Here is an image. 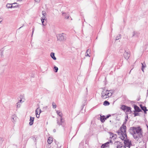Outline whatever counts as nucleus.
Here are the masks:
<instances>
[{
  "instance_id": "32",
  "label": "nucleus",
  "mask_w": 148,
  "mask_h": 148,
  "mask_svg": "<svg viewBox=\"0 0 148 148\" xmlns=\"http://www.w3.org/2000/svg\"><path fill=\"white\" fill-rule=\"evenodd\" d=\"M54 69H55V72L56 73L58 72V67L55 66L54 67Z\"/></svg>"
},
{
  "instance_id": "7",
  "label": "nucleus",
  "mask_w": 148,
  "mask_h": 148,
  "mask_svg": "<svg viewBox=\"0 0 148 148\" xmlns=\"http://www.w3.org/2000/svg\"><path fill=\"white\" fill-rule=\"evenodd\" d=\"M110 136V138L112 140H114L117 137V135L116 134H114L110 132H109Z\"/></svg>"
},
{
  "instance_id": "37",
  "label": "nucleus",
  "mask_w": 148,
  "mask_h": 148,
  "mask_svg": "<svg viewBox=\"0 0 148 148\" xmlns=\"http://www.w3.org/2000/svg\"><path fill=\"white\" fill-rule=\"evenodd\" d=\"M32 139H33V140L34 141H35L36 140V138L35 137H33L32 138Z\"/></svg>"
},
{
  "instance_id": "50",
  "label": "nucleus",
  "mask_w": 148,
  "mask_h": 148,
  "mask_svg": "<svg viewBox=\"0 0 148 148\" xmlns=\"http://www.w3.org/2000/svg\"><path fill=\"white\" fill-rule=\"evenodd\" d=\"M125 120H126V121H127V119H125Z\"/></svg>"
},
{
  "instance_id": "44",
  "label": "nucleus",
  "mask_w": 148,
  "mask_h": 148,
  "mask_svg": "<svg viewBox=\"0 0 148 148\" xmlns=\"http://www.w3.org/2000/svg\"><path fill=\"white\" fill-rule=\"evenodd\" d=\"M21 101H22V100L21 99L20 100H19V101H18V102L19 103V102H21Z\"/></svg>"
},
{
  "instance_id": "29",
  "label": "nucleus",
  "mask_w": 148,
  "mask_h": 148,
  "mask_svg": "<svg viewBox=\"0 0 148 148\" xmlns=\"http://www.w3.org/2000/svg\"><path fill=\"white\" fill-rule=\"evenodd\" d=\"M41 19L42 25L44 26H45L46 25V23H45L44 21L45 20H43V19L42 18H41Z\"/></svg>"
},
{
  "instance_id": "5",
  "label": "nucleus",
  "mask_w": 148,
  "mask_h": 148,
  "mask_svg": "<svg viewBox=\"0 0 148 148\" xmlns=\"http://www.w3.org/2000/svg\"><path fill=\"white\" fill-rule=\"evenodd\" d=\"M115 145H117V148H125V146H123V143L119 141H117L115 143Z\"/></svg>"
},
{
  "instance_id": "24",
  "label": "nucleus",
  "mask_w": 148,
  "mask_h": 148,
  "mask_svg": "<svg viewBox=\"0 0 148 148\" xmlns=\"http://www.w3.org/2000/svg\"><path fill=\"white\" fill-rule=\"evenodd\" d=\"M138 35V33L134 31L133 32V34L132 37H137Z\"/></svg>"
},
{
  "instance_id": "18",
  "label": "nucleus",
  "mask_w": 148,
  "mask_h": 148,
  "mask_svg": "<svg viewBox=\"0 0 148 148\" xmlns=\"http://www.w3.org/2000/svg\"><path fill=\"white\" fill-rule=\"evenodd\" d=\"M125 112H129L130 113L131 112V108L127 106Z\"/></svg>"
},
{
  "instance_id": "49",
  "label": "nucleus",
  "mask_w": 148,
  "mask_h": 148,
  "mask_svg": "<svg viewBox=\"0 0 148 148\" xmlns=\"http://www.w3.org/2000/svg\"><path fill=\"white\" fill-rule=\"evenodd\" d=\"M13 6H15V5H14Z\"/></svg>"
},
{
  "instance_id": "1",
  "label": "nucleus",
  "mask_w": 148,
  "mask_h": 148,
  "mask_svg": "<svg viewBox=\"0 0 148 148\" xmlns=\"http://www.w3.org/2000/svg\"><path fill=\"white\" fill-rule=\"evenodd\" d=\"M120 138L123 140H124L125 147H128L130 148L132 145L131 140L127 139V136L126 133V127L123 123L120 129L117 132Z\"/></svg>"
},
{
  "instance_id": "30",
  "label": "nucleus",
  "mask_w": 148,
  "mask_h": 148,
  "mask_svg": "<svg viewBox=\"0 0 148 148\" xmlns=\"http://www.w3.org/2000/svg\"><path fill=\"white\" fill-rule=\"evenodd\" d=\"M39 112V113L40 114L41 112V110L39 108H38L36 109L35 110V112Z\"/></svg>"
},
{
  "instance_id": "40",
  "label": "nucleus",
  "mask_w": 148,
  "mask_h": 148,
  "mask_svg": "<svg viewBox=\"0 0 148 148\" xmlns=\"http://www.w3.org/2000/svg\"><path fill=\"white\" fill-rule=\"evenodd\" d=\"M39 114H40L39 113V114H38V115H36V117L37 118H39Z\"/></svg>"
},
{
  "instance_id": "45",
  "label": "nucleus",
  "mask_w": 148,
  "mask_h": 148,
  "mask_svg": "<svg viewBox=\"0 0 148 148\" xmlns=\"http://www.w3.org/2000/svg\"><path fill=\"white\" fill-rule=\"evenodd\" d=\"M17 0L18 1H22V0Z\"/></svg>"
},
{
  "instance_id": "12",
  "label": "nucleus",
  "mask_w": 148,
  "mask_h": 148,
  "mask_svg": "<svg viewBox=\"0 0 148 148\" xmlns=\"http://www.w3.org/2000/svg\"><path fill=\"white\" fill-rule=\"evenodd\" d=\"M134 108L135 111L137 112H140L141 111V110L136 105L134 106Z\"/></svg>"
},
{
  "instance_id": "17",
  "label": "nucleus",
  "mask_w": 148,
  "mask_h": 148,
  "mask_svg": "<svg viewBox=\"0 0 148 148\" xmlns=\"http://www.w3.org/2000/svg\"><path fill=\"white\" fill-rule=\"evenodd\" d=\"M90 53V50L88 49L86 51V52L85 53V55L86 56H89V57H90V56L89 55V54Z\"/></svg>"
},
{
  "instance_id": "8",
  "label": "nucleus",
  "mask_w": 148,
  "mask_h": 148,
  "mask_svg": "<svg viewBox=\"0 0 148 148\" xmlns=\"http://www.w3.org/2000/svg\"><path fill=\"white\" fill-rule=\"evenodd\" d=\"M123 56H124L125 58L127 60L129 58V57H130V55L129 53H128L127 52H126L125 51V52L124 53V54H123Z\"/></svg>"
},
{
  "instance_id": "22",
  "label": "nucleus",
  "mask_w": 148,
  "mask_h": 148,
  "mask_svg": "<svg viewBox=\"0 0 148 148\" xmlns=\"http://www.w3.org/2000/svg\"><path fill=\"white\" fill-rule=\"evenodd\" d=\"M12 119L13 120V121L12 120V121L14 122V121H15L17 119V117L15 115H14L12 116Z\"/></svg>"
},
{
  "instance_id": "23",
  "label": "nucleus",
  "mask_w": 148,
  "mask_h": 148,
  "mask_svg": "<svg viewBox=\"0 0 148 148\" xmlns=\"http://www.w3.org/2000/svg\"><path fill=\"white\" fill-rule=\"evenodd\" d=\"M140 107L141 109L144 111L145 113L146 111L147 110L146 109V108L145 107L143 106L142 105H140Z\"/></svg>"
},
{
  "instance_id": "25",
  "label": "nucleus",
  "mask_w": 148,
  "mask_h": 148,
  "mask_svg": "<svg viewBox=\"0 0 148 148\" xmlns=\"http://www.w3.org/2000/svg\"><path fill=\"white\" fill-rule=\"evenodd\" d=\"M109 104V102L107 101H104L103 103V105L105 106H108Z\"/></svg>"
},
{
  "instance_id": "48",
  "label": "nucleus",
  "mask_w": 148,
  "mask_h": 148,
  "mask_svg": "<svg viewBox=\"0 0 148 148\" xmlns=\"http://www.w3.org/2000/svg\"><path fill=\"white\" fill-rule=\"evenodd\" d=\"M105 84H106V82H105Z\"/></svg>"
},
{
  "instance_id": "36",
  "label": "nucleus",
  "mask_w": 148,
  "mask_h": 148,
  "mask_svg": "<svg viewBox=\"0 0 148 148\" xmlns=\"http://www.w3.org/2000/svg\"><path fill=\"white\" fill-rule=\"evenodd\" d=\"M34 28L33 27L32 29V36L33 35V34L34 33Z\"/></svg>"
},
{
  "instance_id": "3",
  "label": "nucleus",
  "mask_w": 148,
  "mask_h": 148,
  "mask_svg": "<svg viewBox=\"0 0 148 148\" xmlns=\"http://www.w3.org/2000/svg\"><path fill=\"white\" fill-rule=\"evenodd\" d=\"M64 119L63 118H60L59 117L57 118V123L59 125H62L63 126L64 125Z\"/></svg>"
},
{
  "instance_id": "31",
  "label": "nucleus",
  "mask_w": 148,
  "mask_h": 148,
  "mask_svg": "<svg viewBox=\"0 0 148 148\" xmlns=\"http://www.w3.org/2000/svg\"><path fill=\"white\" fill-rule=\"evenodd\" d=\"M52 106L53 108L54 109L56 108V105L54 102L52 103Z\"/></svg>"
},
{
  "instance_id": "39",
  "label": "nucleus",
  "mask_w": 148,
  "mask_h": 148,
  "mask_svg": "<svg viewBox=\"0 0 148 148\" xmlns=\"http://www.w3.org/2000/svg\"><path fill=\"white\" fill-rule=\"evenodd\" d=\"M35 1L38 2V3H39V2H40V0H34Z\"/></svg>"
},
{
  "instance_id": "14",
  "label": "nucleus",
  "mask_w": 148,
  "mask_h": 148,
  "mask_svg": "<svg viewBox=\"0 0 148 148\" xmlns=\"http://www.w3.org/2000/svg\"><path fill=\"white\" fill-rule=\"evenodd\" d=\"M34 119V117H32L31 116L30 117V119H29L30 122L29 123V124L30 125H31L33 124Z\"/></svg>"
},
{
  "instance_id": "34",
  "label": "nucleus",
  "mask_w": 148,
  "mask_h": 148,
  "mask_svg": "<svg viewBox=\"0 0 148 148\" xmlns=\"http://www.w3.org/2000/svg\"><path fill=\"white\" fill-rule=\"evenodd\" d=\"M16 105L17 106V108H19L21 106V104L19 103V102H18L16 104Z\"/></svg>"
},
{
  "instance_id": "28",
  "label": "nucleus",
  "mask_w": 148,
  "mask_h": 148,
  "mask_svg": "<svg viewBox=\"0 0 148 148\" xmlns=\"http://www.w3.org/2000/svg\"><path fill=\"white\" fill-rule=\"evenodd\" d=\"M121 38V34H119L116 37V40H118L120 39Z\"/></svg>"
},
{
  "instance_id": "2",
  "label": "nucleus",
  "mask_w": 148,
  "mask_h": 148,
  "mask_svg": "<svg viewBox=\"0 0 148 148\" xmlns=\"http://www.w3.org/2000/svg\"><path fill=\"white\" fill-rule=\"evenodd\" d=\"M130 132L134 138L137 140L143 136L142 131L140 127H132L130 130Z\"/></svg>"
},
{
  "instance_id": "19",
  "label": "nucleus",
  "mask_w": 148,
  "mask_h": 148,
  "mask_svg": "<svg viewBox=\"0 0 148 148\" xmlns=\"http://www.w3.org/2000/svg\"><path fill=\"white\" fill-rule=\"evenodd\" d=\"M50 56L53 60H56V58L55 56V54L54 53L51 52L50 54Z\"/></svg>"
},
{
  "instance_id": "26",
  "label": "nucleus",
  "mask_w": 148,
  "mask_h": 148,
  "mask_svg": "<svg viewBox=\"0 0 148 148\" xmlns=\"http://www.w3.org/2000/svg\"><path fill=\"white\" fill-rule=\"evenodd\" d=\"M52 141V139L50 137H49L48 139L47 142L48 144H50L51 143Z\"/></svg>"
},
{
  "instance_id": "27",
  "label": "nucleus",
  "mask_w": 148,
  "mask_h": 148,
  "mask_svg": "<svg viewBox=\"0 0 148 148\" xmlns=\"http://www.w3.org/2000/svg\"><path fill=\"white\" fill-rule=\"evenodd\" d=\"M127 106L123 105L121 107V109L124 111H125L126 108H127Z\"/></svg>"
},
{
  "instance_id": "13",
  "label": "nucleus",
  "mask_w": 148,
  "mask_h": 148,
  "mask_svg": "<svg viewBox=\"0 0 148 148\" xmlns=\"http://www.w3.org/2000/svg\"><path fill=\"white\" fill-rule=\"evenodd\" d=\"M109 142H107L103 144H102V148H107L109 147Z\"/></svg>"
},
{
  "instance_id": "16",
  "label": "nucleus",
  "mask_w": 148,
  "mask_h": 148,
  "mask_svg": "<svg viewBox=\"0 0 148 148\" xmlns=\"http://www.w3.org/2000/svg\"><path fill=\"white\" fill-rule=\"evenodd\" d=\"M62 15L64 16L65 18L66 19H68L69 16V15L68 13H63Z\"/></svg>"
},
{
  "instance_id": "41",
  "label": "nucleus",
  "mask_w": 148,
  "mask_h": 148,
  "mask_svg": "<svg viewBox=\"0 0 148 148\" xmlns=\"http://www.w3.org/2000/svg\"><path fill=\"white\" fill-rule=\"evenodd\" d=\"M36 112V115H38V114H38V112Z\"/></svg>"
},
{
  "instance_id": "15",
  "label": "nucleus",
  "mask_w": 148,
  "mask_h": 148,
  "mask_svg": "<svg viewBox=\"0 0 148 148\" xmlns=\"http://www.w3.org/2000/svg\"><path fill=\"white\" fill-rule=\"evenodd\" d=\"M56 113H57V114L59 116V117H59L60 118H62V112H61L60 111H59V110H58V111H57Z\"/></svg>"
},
{
  "instance_id": "20",
  "label": "nucleus",
  "mask_w": 148,
  "mask_h": 148,
  "mask_svg": "<svg viewBox=\"0 0 148 148\" xmlns=\"http://www.w3.org/2000/svg\"><path fill=\"white\" fill-rule=\"evenodd\" d=\"M142 65V70L143 72H144V69L146 67V64L144 62L143 63H141Z\"/></svg>"
},
{
  "instance_id": "33",
  "label": "nucleus",
  "mask_w": 148,
  "mask_h": 148,
  "mask_svg": "<svg viewBox=\"0 0 148 148\" xmlns=\"http://www.w3.org/2000/svg\"><path fill=\"white\" fill-rule=\"evenodd\" d=\"M112 95V92L111 90H109L108 94V97L111 96Z\"/></svg>"
},
{
  "instance_id": "10",
  "label": "nucleus",
  "mask_w": 148,
  "mask_h": 148,
  "mask_svg": "<svg viewBox=\"0 0 148 148\" xmlns=\"http://www.w3.org/2000/svg\"><path fill=\"white\" fill-rule=\"evenodd\" d=\"M17 3H13L12 4L7 3L6 5V7L8 8H14L15 7H16V6H13L14 5H15Z\"/></svg>"
},
{
  "instance_id": "38",
  "label": "nucleus",
  "mask_w": 148,
  "mask_h": 148,
  "mask_svg": "<svg viewBox=\"0 0 148 148\" xmlns=\"http://www.w3.org/2000/svg\"><path fill=\"white\" fill-rule=\"evenodd\" d=\"M134 116H137L138 115V113H134Z\"/></svg>"
},
{
  "instance_id": "4",
  "label": "nucleus",
  "mask_w": 148,
  "mask_h": 148,
  "mask_svg": "<svg viewBox=\"0 0 148 148\" xmlns=\"http://www.w3.org/2000/svg\"><path fill=\"white\" fill-rule=\"evenodd\" d=\"M64 35V34L63 33L58 34L57 36L58 40L60 41H63L65 40L66 39V37L65 36V35Z\"/></svg>"
},
{
  "instance_id": "11",
  "label": "nucleus",
  "mask_w": 148,
  "mask_h": 148,
  "mask_svg": "<svg viewBox=\"0 0 148 148\" xmlns=\"http://www.w3.org/2000/svg\"><path fill=\"white\" fill-rule=\"evenodd\" d=\"M111 115L110 114H108L106 116L104 115H102V123L104 122Z\"/></svg>"
},
{
  "instance_id": "6",
  "label": "nucleus",
  "mask_w": 148,
  "mask_h": 148,
  "mask_svg": "<svg viewBox=\"0 0 148 148\" xmlns=\"http://www.w3.org/2000/svg\"><path fill=\"white\" fill-rule=\"evenodd\" d=\"M109 90H106L105 92L102 93V98L106 99L108 97V94Z\"/></svg>"
},
{
  "instance_id": "42",
  "label": "nucleus",
  "mask_w": 148,
  "mask_h": 148,
  "mask_svg": "<svg viewBox=\"0 0 148 148\" xmlns=\"http://www.w3.org/2000/svg\"><path fill=\"white\" fill-rule=\"evenodd\" d=\"M2 21V19L1 18H0V23Z\"/></svg>"
},
{
  "instance_id": "47",
  "label": "nucleus",
  "mask_w": 148,
  "mask_h": 148,
  "mask_svg": "<svg viewBox=\"0 0 148 148\" xmlns=\"http://www.w3.org/2000/svg\"><path fill=\"white\" fill-rule=\"evenodd\" d=\"M110 143H111V142H112V141H111V140L110 141Z\"/></svg>"
},
{
  "instance_id": "9",
  "label": "nucleus",
  "mask_w": 148,
  "mask_h": 148,
  "mask_svg": "<svg viewBox=\"0 0 148 148\" xmlns=\"http://www.w3.org/2000/svg\"><path fill=\"white\" fill-rule=\"evenodd\" d=\"M42 17H41V18L43 19V20H45V21L46 20H47L46 14V12L45 11H42Z\"/></svg>"
},
{
  "instance_id": "21",
  "label": "nucleus",
  "mask_w": 148,
  "mask_h": 148,
  "mask_svg": "<svg viewBox=\"0 0 148 148\" xmlns=\"http://www.w3.org/2000/svg\"><path fill=\"white\" fill-rule=\"evenodd\" d=\"M96 118L98 120H100V121L102 122V115L101 114L97 116Z\"/></svg>"
},
{
  "instance_id": "35",
  "label": "nucleus",
  "mask_w": 148,
  "mask_h": 148,
  "mask_svg": "<svg viewBox=\"0 0 148 148\" xmlns=\"http://www.w3.org/2000/svg\"><path fill=\"white\" fill-rule=\"evenodd\" d=\"M1 56H3V49H2L1 50Z\"/></svg>"
},
{
  "instance_id": "43",
  "label": "nucleus",
  "mask_w": 148,
  "mask_h": 148,
  "mask_svg": "<svg viewBox=\"0 0 148 148\" xmlns=\"http://www.w3.org/2000/svg\"><path fill=\"white\" fill-rule=\"evenodd\" d=\"M53 131L54 132H56V130L55 129H54L53 130Z\"/></svg>"
},
{
  "instance_id": "46",
  "label": "nucleus",
  "mask_w": 148,
  "mask_h": 148,
  "mask_svg": "<svg viewBox=\"0 0 148 148\" xmlns=\"http://www.w3.org/2000/svg\"><path fill=\"white\" fill-rule=\"evenodd\" d=\"M23 26H21V27H20L19 28V29L21 28Z\"/></svg>"
}]
</instances>
